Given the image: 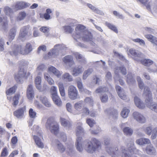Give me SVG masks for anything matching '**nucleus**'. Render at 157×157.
<instances>
[{
  "instance_id": "2",
  "label": "nucleus",
  "mask_w": 157,
  "mask_h": 157,
  "mask_svg": "<svg viewBox=\"0 0 157 157\" xmlns=\"http://www.w3.org/2000/svg\"><path fill=\"white\" fill-rule=\"evenodd\" d=\"M143 95L146 97L145 102L147 106L151 110L157 113V104L153 102L152 93L148 87H144Z\"/></svg>"
},
{
  "instance_id": "20",
  "label": "nucleus",
  "mask_w": 157,
  "mask_h": 157,
  "mask_svg": "<svg viewBox=\"0 0 157 157\" xmlns=\"http://www.w3.org/2000/svg\"><path fill=\"white\" fill-rule=\"evenodd\" d=\"M145 151L147 154L150 155H155L156 153L155 148L151 144L146 146Z\"/></svg>"
},
{
  "instance_id": "18",
  "label": "nucleus",
  "mask_w": 157,
  "mask_h": 157,
  "mask_svg": "<svg viewBox=\"0 0 157 157\" xmlns=\"http://www.w3.org/2000/svg\"><path fill=\"white\" fill-rule=\"evenodd\" d=\"M105 113L111 116L114 119L117 118L118 113L117 110L113 108H109L105 110Z\"/></svg>"
},
{
  "instance_id": "4",
  "label": "nucleus",
  "mask_w": 157,
  "mask_h": 157,
  "mask_svg": "<svg viewBox=\"0 0 157 157\" xmlns=\"http://www.w3.org/2000/svg\"><path fill=\"white\" fill-rule=\"evenodd\" d=\"M33 50V46L29 43H27L25 46L24 49H22V46L21 45H14V47L12 51L10 52L12 56H16L20 53L23 55L29 54Z\"/></svg>"
},
{
  "instance_id": "33",
  "label": "nucleus",
  "mask_w": 157,
  "mask_h": 157,
  "mask_svg": "<svg viewBox=\"0 0 157 157\" xmlns=\"http://www.w3.org/2000/svg\"><path fill=\"white\" fill-rule=\"evenodd\" d=\"M105 25L109 29L113 31L115 33H118L117 29L116 26L106 21L105 23Z\"/></svg>"
},
{
  "instance_id": "51",
  "label": "nucleus",
  "mask_w": 157,
  "mask_h": 157,
  "mask_svg": "<svg viewBox=\"0 0 157 157\" xmlns=\"http://www.w3.org/2000/svg\"><path fill=\"white\" fill-rule=\"evenodd\" d=\"M63 30L67 33H71L73 32L74 29L69 26H65L63 27Z\"/></svg>"
},
{
  "instance_id": "22",
  "label": "nucleus",
  "mask_w": 157,
  "mask_h": 157,
  "mask_svg": "<svg viewBox=\"0 0 157 157\" xmlns=\"http://www.w3.org/2000/svg\"><path fill=\"white\" fill-rule=\"evenodd\" d=\"M60 122L61 125L64 127L69 128L71 126L72 123L71 122L64 118L60 117Z\"/></svg>"
},
{
  "instance_id": "62",
  "label": "nucleus",
  "mask_w": 157,
  "mask_h": 157,
  "mask_svg": "<svg viewBox=\"0 0 157 157\" xmlns=\"http://www.w3.org/2000/svg\"><path fill=\"white\" fill-rule=\"evenodd\" d=\"M84 101L86 102L89 103L92 105H93V100L91 97H86Z\"/></svg>"
},
{
  "instance_id": "52",
  "label": "nucleus",
  "mask_w": 157,
  "mask_h": 157,
  "mask_svg": "<svg viewBox=\"0 0 157 157\" xmlns=\"http://www.w3.org/2000/svg\"><path fill=\"white\" fill-rule=\"evenodd\" d=\"M26 14L24 12H21L20 13L17 17V20L21 21L23 20L26 16Z\"/></svg>"
},
{
  "instance_id": "10",
  "label": "nucleus",
  "mask_w": 157,
  "mask_h": 157,
  "mask_svg": "<svg viewBox=\"0 0 157 157\" xmlns=\"http://www.w3.org/2000/svg\"><path fill=\"white\" fill-rule=\"evenodd\" d=\"M66 48L64 45L58 44L55 45L54 49H52L48 53V56L49 58L55 57L59 54V51L66 50Z\"/></svg>"
},
{
  "instance_id": "30",
  "label": "nucleus",
  "mask_w": 157,
  "mask_h": 157,
  "mask_svg": "<svg viewBox=\"0 0 157 157\" xmlns=\"http://www.w3.org/2000/svg\"><path fill=\"white\" fill-rule=\"evenodd\" d=\"M126 81L127 83L129 85L134 84L136 82L135 79L131 73H128L127 75Z\"/></svg>"
},
{
  "instance_id": "14",
  "label": "nucleus",
  "mask_w": 157,
  "mask_h": 157,
  "mask_svg": "<svg viewBox=\"0 0 157 157\" xmlns=\"http://www.w3.org/2000/svg\"><path fill=\"white\" fill-rule=\"evenodd\" d=\"M145 132L148 135H150L152 133L151 138L152 139H154L157 136V127H155L152 130L151 126L147 127L145 130Z\"/></svg>"
},
{
  "instance_id": "47",
  "label": "nucleus",
  "mask_w": 157,
  "mask_h": 157,
  "mask_svg": "<svg viewBox=\"0 0 157 157\" xmlns=\"http://www.w3.org/2000/svg\"><path fill=\"white\" fill-rule=\"evenodd\" d=\"M44 77L45 79L47 81L49 84L52 85L54 84V81L50 77L48 74H44Z\"/></svg>"
},
{
  "instance_id": "17",
  "label": "nucleus",
  "mask_w": 157,
  "mask_h": 157,
  "mask_svg": "<svg viewBox=\"0 0 157 157\" xmlns=\"http://www.w3.org/2000/svg\"><path fill=\"white\" fill-rule=\"evenodd\" d=\"M55 143L54 146L57 151L62 153L65 151L66 149L65 147L58 140H55Z\"/></svg>"
},
{
  "instance_id": "60",
  "label": "nucleus",
  "mask_w": 157,
  "mask_h": 157,
  "mask_svg": "<svg viewBox=\"0 0 157 157\" xmlns=\"http://www.w3.org/2000/svg\"><path fill=\"white\" fill-rule=\"evenodd\" d=\"M86 122L90 127H93L94 124H95V121L92 119H87L86 120Z\"/></svg>"
},
{
  "instance_id": "24",
  "label": "nucleus",
  "mask_w": 157,
  "mask_h": 157,
  "mask_svg": "<svg viewBox=\"0 0 157 157\" xmlns=\"http://www.w3.org/2000/svg\"><path fill=\"white\" fill-rule=\"evenodd\" d=\"M134 99L135 105L137 107L140 109H143L145 108V104L139 98L136 96Z\"/></svg>"
},
{
  "instance_id": "3",
  "label": "nucleus",
  "mask_w": 157,
  "mask_h": 157,
  "mask_svg": "<svg viewBox=\"0 0 157 157\" xmlns=\"http://www.w3.org/2000/svg\"><path fill=\"white\" fill-rule=\"evenodd\" d=\"M86 27L81 24L78 25L75 29L76 38L91 39L93 35L91 33L86 29Z\"/></svg>"
},
{
  "instance_id": "44",
  "label": "nucleus",
  "mask_w": 157,
  "mask_h": 157,
  "mask_svg": "<svg viewBox=\"0 0 157 157\" xmlns=\"http://www.w3.org/2000/svg\"><path fill=\"white\" fill-rule=\"evenodd\" d=\"M17 88V86L15 85L14 86L12 87L7 90L6 91V94L7 95H10L14 94Z\"/></svg>"
},
{
  "instance_id": "55",
  "label": "nucleus",
  "mask_w": 157,
  "mask_h": 157,
  "mask_svg": "<svg viewBox=\"0 0 157 157\" xmlns=\"http://www.w3.org/2000/svg\"><path fill=\"white\" fill-rule=\"evenodd\" d=\"M114 53L115 55L117 56L120 59L123 61H124L126 63H127V64H128V60H127L122 55L116 52H114Z\"/></svg>"
},
{
  "instance_id": "32",
  "label": "nucleus",
  "mask_w": 157,
  "mask_h": 157,
  "mask_svg": "<svg viewBox=\"0 0 157 157\" xmlns=\"http://www.w3.org/2000/svg\"><path fill=\"white\" fill-rule=\"evenodd\" d=\"M27 27L26 26L22 27L20 30L19 37L22 38H25L27 35Z\"/></svg>"
},
{
  "instance_id": "41",
  "label": "nucleus",
  "mask_w": 157,
  "mask_h": 157,
  "mask_svg": "<svg viewBox=\"0 0 157 157\" xmlns=\"http://www.w3.org/2000/svg\"><path fill=\"white\" fill-rule=\"evenodd\" d=\"M13 8H11L8 6H5L4 8L3 11L6 14L10 16L13 13Z\"/></svg>"
},
{
  "instance_id": "42",
  "label": "nucleus",
  "mask_w": 157,
  "mask_h": 157,
  "mask_svg": "<svg viewBox=\"0 0 157 157\" xmlns=\"http://www.w3.org/2000/svg\"><path fill=\"white\" fill-rule=\"evenodd\" d=\"M144 57V55L142 53L138 52L136 53V55L134 57V58L136 60L141 62V60L143 59H142V58Z\"/></svg>"
},
{
  "instance_id": "61",
  "label": "nucleus",
  "mask_w": 157,
  "mask_h": 157,
  "mask_svg": "<svg viewBox=\"0 0 157 157\" xmlns=\"http://www.w3.org/2000/svg\"><path fill=\"white\" fill-rule=\"evenodd\" d=\"M77 86L80 91H82L83 90V86L81 79L77 82Z\"/></svg>"
},
{
  "instance_id": "35",
  "label": "nucleus",
  "mask_w": 157,
  "mask_h": 157,
  "mask_svg": "<svg viewBox=\"0 0 157 157\" xmlns=\"http://www.w3.org/2000/svg\"><path fill=\"white\" fill-rule=\"evenodd\" d=\"M35 82L36 88L38 90H40L41 88V77L40 76L37 77L35 78Z\"/></svg>"
},
{
  "instance_id": "23",
  "label": "nucleus",
  "mask_w": 157,
  "mask_h": 157,
  "mask_svg": "<svg viewBox=\"0 0 157 157\" xmlns=\"http://www.w3.org/2000/svg\"><path fill=\"white\" fill-rule=\"evenodd\" d=\"M40 101L46 107H50L51 106V104L48 98L44 95L40 96Z\"/></svg>"
},
{
  "instance_id": "58",
  "label": "nucleus",
  "mask_w": 157,
  "mask_h": 157,
  "mask_svg": "<svg viewBox=\"0 0 157 157\" xmlns=\"http://www.w3.org/2000/svg\"><path fill=\"white\" fill-rule=\"evenodd\" d=\"M8 154V152L6 147L4 148L2 151L1 154V157H4L6 156Z\"/></svg>"
},
{
  "instance_id": "15",
  "label": "nucleus",
  "mask_w": 157,
  "mask_h": 157,
  "mask_svg": "<svg viewBox=\"0 0 157 157\" xmlns=\"http://www.w3.org/2000/svg\"><path fill=\"white\" fill-rule=\"evenodd\" d=\"M134 119L138 122L143 124L146 122V119L145 117L141 114L137 112H135L133 113Z\"/></svg>"
},
{
  "instance_id": "43",
  "label": "nucleus",
  "mask_w": 157,
  "mask_h": 157,
  "mask_svg": "<svg viewBox=\"0 0 157 157\" xmlns=\"http://www.w3.org/2000/svg\"><path fill=\"white\" fill-rule=\"evenodd\" d=\"M62 78L68 82H71L72 81V77L68 73L64 74L62 76Z\"/></svg>"
},
{
  "instance_id": "54",
  "label": "nucleus",
  "mask_w": 157,
  "mask_h": 157,
  "mask_svg": "<svg viewBox=\"0 0 157 157\" xmlns=\"http://www.w3.org/2000/svg\"><path fill=\"white\" fill-rule=\"evenodd\" d=\"M100 97L101 102L103 103L107 102L108 99V95L105 94H101Z\"/></svg>"
},
{
  "instance_id": "63",
  "label": "nucleus",
  "mask_w": 157,
  "mask_h": 157,
  "mask_svg": "<svg viewBox=\"0 0 157 157\" xmlns=\"http://www.w3.org/2000/svg\"><path fill=\"white\" fill-rule=\"evenodd\" d=\"M60 138L61 140L63 142H65L66 140L67 139V136L64 132H62L60 133Z\"/></svg>"
},
{
  "instance_id": "16",
  "label": "nucleus",
  "mask_w": 157,
  "mask_h": 157,
  "mask_svg": "<svg viewBox=\"0 0 157 157\" xmlns=\"http://www.w3.org/2000/svg\"><path fill=\"white\" fill-rule=\"evenodd\" d=\"M26 111V107L18 109L14 111L13 114L17 118L19 119L22 118L24 116V113Z\"/></svg>"
},
{
  "instance_id": "49",
  "label": "nucleus",
  "mask_w": 157,
  "mask_h": 157,
  "mask_svg": "<svg viewBox=\"0 0 157 157\" xmlns=\"http://www.w3.org/2000/svg\"><path fill=\"white\" fill-rule=\"evenodd\" d=\"M113 15L118 19H123L124 18V17L122 14H120L116 10L113 11Z\"/></svg>"
},
{
  "instance_id": "36",
  "label": "nucleus",
  "mask_w": 157,
  "mask_h": 157,
  "mask_svg": "<svg viewBox=\"0 0 157 157\" xmlns=\"http://www.w3.org/2000/svg\"><path fill=\"white\" fill-rule=\"evenodd\" d=\"M16 33V30L15 28L11 29L9 32L8 37L10 39H14Z\"/></svg>"
},
{
  "instance_id": "38",
  "label": "nucleus",
  "mask_w": 157,
  "mask_h": 157,
  "mask_svg": "<svg viewBox=\"0 0 157 157\" xmlns=\"http://www.w3.org/2000/svg\"><path fill=\"white\" fill-rule=\"evenodd\" d=\"M115 74L116 75V76L114 77V80L115 82H116L118 81L121 85H123L124 84V80L121 79L119 75L117 74L116 71H115Z\"/></svg>"
},
{
  "instance_id": "11",
  "label": "nucleus",
  "mask_w": 157,
  "mask_h": 157,
  "mask_svg": "<svg viewBox=\"0 0 157 157\" xmlns=\"http://www.w3.org/2000/svg\"><path fill=\"white\" fill-rule=\"evenodd\" d=\"M68 93L69 98L74 100L77 99L78 97V91L76 88L72 86H70L68 90Z\"/></svg>"
},
{
  "instance_id": "21",
  "label": "nucleus",
  "mask_w": 157,
  "mask_h": 157,
  "mask_svg": "<svg viewBox=\"0 0 157 157\" xmlns=\"http://www.w3.org/2000/svg\"><path fill=\"white\" fill-rule=\"evenodd\" d=\"M116 89L119 96L121 99L126 100L127 99L126 96L124 94L121 87L119 86H116Z\"/></svg>"
},
{
  "instance_id": "12",
  "label": "nucleus",
  "mask_w": 157,
  "mask_h": 157,
  "mask_svg": "<svg viewBox=\"0 0 157 157\" xmlns=\"http://www.w3.org/2000/svg\"><path fill=\"white\" fill-rule=\"evenodd\" d=\"M30 5V4L28 2H17L12 6V7L13 10L17 11L27 8Z\"/></svg>"
},
{
  "instance_id": "26",
  "label": "nucleus",
  "mask_w": 157,
  "mask_h": 157,
  "mask_svg": "<svg viewBox=\"0 0 157 157\" xmlns=\"http://www.w3.org/2000/svg\"><path fill=\"white\" fill-rule=\"evenodd\" d=\"M33 138L36 145L38 147L41 148H44V144L41 141V139L38 136L36 135L33 136Z\"/></svg>"
},
{
  "instance_id": "56",
  "label": "nucleus",
  "mask_w": 157,
  "mask_h": 157,
  "mask_svg": "<svg viewBox=\"0 0 157 157\" xmlns=\"http://www.w3.org/2000/svg\"><path fill=\"white\" fill-rule=\"evenodd\" d=\"M19 96V95H17L15 96L13 98V105L14 107H15L18 103Z\"/></svg>"
},
{
  "instance_id": "9",
  "label": "nucleus",
  "mask_w": 157,
  "mask_h": 157,
  "mask_svg": "<svg viewBox=\"0 0 157 157\" xmlns=\"http://www.w3.org/2000/svg\"><path fill=\"white\" fill-rule=\"evenodd\" d=\"M47 128H49L51 133L56 135L59 131V125L58 123L53 119L48 118L45 124Z\"/></svg>"
},
{
  "instance_id": "7",
  "label": "nucleus",
  "mask_w": 157,
  "mask_h": 157,
  "mask_svg": "<svg viewBox=\"0 0 157 157\" xmlns=\"http://www.w3.org/2000/svg\"><path fill=\"white\" fill-rule=\"evenodd\" d=\"M83 134V130L81 126H78L76 129L77 138L75 143V146L77 150L80 152H82L83 150L82 137L80 136Z\"/></svg>"
},
{
  "instance_id": "31",
  "label": "nucleus",
  "mask_w": 157,
  "mask_h": 157,
  "mask_svg": "<svg viewBox=\"0 0 157 157\" xmlns=\"http://www.w3.org/2000/svg\"><path fill=\"white\" fill-rule=\"evenodd\" d=\"M74 55L75 58L77 59H79L81 62L82 64H85L86 63V61L85 59L82 57V56L78 52L74 53Z\"/></svg>"
},
{
  "instance_id": "25",
  "label": "nucleus",
  "mask_w": 157,
  "mask_h": 157,
  "mask_svg": "<svg viewBox=\"0 0 157 157\" xmlns=\"http://www.w3.org/2000/svg\"><path fill=\"white\" fill-rule=\"evenodd\" d=\"M84 69L81 66L75 67L73 70L72 75L74 76H77L82 73Z\"/></svg>"
},
{
  "instance_id": "5",
  "label": "nucleus",
  "mask_w": 157,
  "mask_h": 157,
  "mask_svg": "<svg viewBox=\"0 0 157 157\" xmlns=\"http://www.w3.org/2000/svg\"><path fill=\"white\" fill-rule=\"evenodd\" d=\"M19 64L20 66L18 74L15 75L14 78L17 83H22L23 82V79L26 73L23 67L27 65V63L25 60H22L19 62Z\"/></svg>"
},
{
  "instance_id": "29",
  "label": "nucleus",
  "mask_w": 157,
  "mask_h": 157,
  "mask_svg": "<svg viewBox=\"0 0 157 157\" xmlns=\"http://www.w3.org/2000/svg\"><path fill=\"white\" fill-rule=\"evenodd\" d=\"M136 143L140 145H143L150 143V141L148 139L142 138L137 139L136 141Z\"/></svg>"
},
{
  "instance_id": "45",
  "label": "nucleus",
  "mask_w": 157,
  "mask_h": 157,
  "mask_svg": "<svg viewBox=\"0 0 157 157\" xmlns=\"http://www.w3.org/2000/svg\"><path fill=\"white\" fill-rule=\"evenodd\" d=\"M83 101H82L75 103L74 105L75 109L77 110L80 111L82 109Z\"/></svg>"
},
{
  "instance_id": "59",
  "label": "nucleus",
  "mask_w": 157,
  "mask_h": 157,
  "mask_svg": "<svg viewBox=\"0 0 157 157\" xmlns=\"http://www.w3.org/2000/svg\"><path fill=\"white\" fill-rule=\"evenodd\" d=\"M119 68L120 70L121 73L123 75H124L126 74V70L125 67L123 66H121L119 67H116V70H117Z\"/></svg>"
},
{
  "instance_id": "57",
  "label": "nucleus",
  "mask_w": 157,
  "mask_h": 157,
  "mask_svg": "<svg viewBox=\"0 0 157 157\" xmlns=\"http://www.w3.org/2000/svg\"><path fill=\"white\" fill-rule=\"evenodd\" d=\"M29 114L30 117L31 118H35L36 116V113L32 108L29 109Z\"/></svg>"
},
{
  "instance_id": "8",
  "label": "nucleus",
  "mask_w": 157,
  "mask_h": 157,
  "mask_svg": "<svg viewBox=\"0 0 157 157\" xmlns=\"http://www.w3.org/2000/svg\"><path fill=\"white\" fill-rule=\"evenodd\" d=\"M110 140L106 139L104 140L105 144L106 146L105 149L108 153L112 157H118L121 154L120 153L117 147H115L113 146L107 145L109 144Z\"/></svg>"
},
{
  "instance_id": "48",
  "label": "nucleus",
  "mask_w": 157,
  "mask_h": 157,
  "mask_svg": "<svg viewBox=\"0 0 157 157\" xmlns=\"http://www.w3.org/2000/svg\"><path fill=\"white\" fill-rule=\"evenodd\" d=\"M108 90V89L105 87L100 86L96 89L95 90V92L97 93H98L101 92H105L107 91Z\"/></svg>"
},
{
  "instance_id": "27",
  "label": "nucleus",
  "mask_w": 157,
  "mask_h": 157,
  "mask_svg": "<svg viewBox=\"0 0 157 157\" xmlns=\"http://www.w3.org/2000/svg\"><path fill=\"white\" fill-rule=\"evenodd\" d=\"M53 101L55 104L58 107H60L62 105V101L60 97L57 95L52 96Z\"/></svg>"
},
{
  "instance_id": "46",
  "label": "nucleus",
  "mask_w": 157,
  "mask_h": 157,
  "mask_svg": "<svg viewBox=\"0 0 157 157\" xmlns=\"http://www.w3.org/2000/svg\"><path fill=\"white\" fill-rule=\"evenodd\" d=\"M130 112V110L124 108L122 111L121 115L124 118H126L128 116V114Z\"/></svg>"
},
{
  "instance_id": "34",
  "label": "nucleus",
  "mask_w": 157,
  "mask_h": 157,
  "mask_svg": "<svg viewBox=\"0 0 157 157\" xmlns=\"http://www.w3.org/2000/svg\"><path fill=\"white\" fill-rule=\"evenodd\" d=\"M124 134L126 135L131 136L133 133V130L129 127H125L123 129Z\"/></svg>"
},
{
  "instance_id": "64",
  "label": "nucleus",
  "mask_w": 157,
  "mask_h": 157,
  "mask_svg": "<svg viewBox=\"0 0 157 157\" xmlns=\"http://www.w3.org/2000/svg\"><path fill=\"white\" fill-rule=\"evenodd\" d=\"M27 96L29 99H31L34 97V92H27Z\"/></svg>"
},
{
  "instance_id": "19",
  "label": "nucleus",
  "mask_w": 157,
  "mask_h": 157,
  "mask_svg": "<svg viewBox=\"0 0 157 157\" xmlns=\"http://www.w3.org/2000/svg\"><path fill=\"white\" fill-rule=\"evenodd\" d=\"M48 71L52 73L58 78L60 77L62 74V72L59 71L56 68L52 66H50L48 67Z\"/></svg>"
},
{
  "instance_id": "37",
  "label": "nucleus",
  "mask_w": 157,
  "mask_h": 157,
  "mask_svg": "<svg viewBox=\"0 0 157 157\" xmlns=\"http://www.w3.org/2000/svg\"><path fill=\"white\" fill-rule=\"evenodd\" d=\"M93 71V69L92 68H89L87 70L85 71L83 74V79H86L87 78Z\"/></svg>"
},
{
  "instance_id": "53",
  "label": "nucleus",
  "mask_w": 157,
  "mask_h": 157,
  "mask_svg": "<svg viewBox=\"0 0 157 157\" xmlns=\"http://www.w3.org/2000/svg\"><path fill=\"white\" fill-rule=\"evenodd\" d=\"M50 92L52 96L57 95V89L55 86H52L50 88Z\"/></svg>"
},
{
  "instance_id": "39",
  "label": "nucleus",
  "mask_w": 157,
  "mask_h": 157,
  "mask_svg": "<svg viewBox=\"0 0 157 157\" xmlns=\"http://www.w3.org/2000/svg\"><path fill=\"white\" fill-rule=\"evenodd\" d=\"M141 63L144 66H149L153 63V61L150 59H144L141 60Z\"/></svg>"
},
{
  "instance_id": "1",
  "label": "nucleus",
  "mask_w": 157,
  "mask_h": 157,
  "mask_svg": "<svg viewBox=\"0 0 157 157\" xmlns=\"http://www.w3.org/2000/svg\"><path fill=\"white\" fill-rule=\"evenodd\" d=\"M83 144H85L84 147L85 150L88 153H92L96 150H99L101 148L100 141L95 138H92L91 141L85 140Z\"/></svg>"
},
{
  "instance_id": "40",
  "label": "nucleus",
  "mask_w": 157,
  "mask_h": 157,
  "mask_svg": "<svg viewBox=\"0 0 157 157\" xmlns=\"http://www.w3.org/2000/svg\"><path fill=\"white\" fill-rule=\"evenodd\" d=\"M58 86L61 96L62 97L64 96L65 95V93L63 84L61 82L59 83Z\"/></svg>"
},
{
  "instance_id": "13",
  "label": "nucleus",
  "mask_w": 157,
  "mask_h": 157,
  "mask_svg": "<svg viewBox=\"0 0 157 157\" xmlns=\"http://www.w3.org/2000/svg\"><path fill=\"white\" fill-rule=\"evenodd\" d=\"M7 17L5 16H0V30L7 31L8 28Z\"/></svg>"
},
{
  "instance_id": "50",
  "label": "nucleus",
  "mask_w": 157,
  "mask_h": 157,
  "mask_svg": "<svg viewBox=\"0 0 157 157\" xmlns=\"http://www.w3.org/2000/svg\"><path fill=\"white\" fill-rule=\"evenodd\" d=\"M63 60L66 63L71 62L73 60L72 57L71 55H67L64 57Z\"/></svg>"
},
{
  "instance_id": "28",
  "label": "nucleus",
  "mask_w": 157,
  "mask_h": 157,
  "mask_svg": "<svg viewBox=\"0 0 157 157\" xmlns=\"http://www.w3.org/2000/svg\"><path fill=\"white\" fill-rule=\"evenodd\" d=\"M47 69L46 66L43 64H40L38 65L36 71L39 75H41L43 72Z\"/></svg>"
},
{
  "instance_id": "6",
  "label": "nucleus",
  "mask_w": 157,
  "mask_h": 157,
  "mask_svg": "<svg viewBox=\"0 0 157 157\" xmlns=\"http://www.w3.org/2000/svg\"><path fill=\"white\" fill-rule=\"evenodd\" d=\"M126 143L127 148H125L123 146L121 147L122 157H131L129 152L130 150H133L134 149L133 141L131 139L129 138L127 140Z\"/></svg>"
}]
</instances>
